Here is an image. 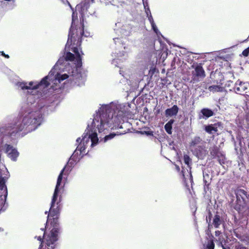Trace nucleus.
Returning a JSON list of instances; mask_svg holds the SVG:
<instances>
[{
  "instance_id": "nucleus-1",
  "label": "nucleus",
  "mask_w": 249,
  "mask_h": 249,
  "mask_svg": "<svg viewBox=\"0 0 249 249\" xmlns=\"http://www.w3.org/2000/svg\"><path fill=\"white\" fill-rule=\"evenodd\" d=\"M39 111H31L25 115L21 122L16 119L13 123L0 127L1 143L5 136L11 137L25 130L27 132L35 130L41 124V116Z\"/></svg>"
},
{
  "instance_id": "nucleus-2",
  "label": "nucleus",
  "mask_w": 249,
  "mask_h": 249,
  "mask_svg": "<svg viewBox=\"0 0 249 249\" xmlns=\"http://www.w3.org/2000/svg\"><path fill=\"white\" fill-rule=\"evenodd\" d=\"M75 12H73L72 15V22L71 28L69 30L68 38L67 42V45L69 46L71 51H73L75 48H79L81 45L82 36L85 37L90 36V33L84 31V15L83 13L80 18L81 26L77 28L75 26L74 21L77 19V13H76V18H75Z\"/></svg>"
},
{
  "instance_id": "nucleus-3",
  "label": "nucleus",
  "mask_w": 249,
  "mask_h": 249,
  "mask_svg": "<svg viewBox=\"0 0 249 249\" xmlns=\"http://www.w3.org/2000/svg\"><path fill=\"white\" fill-rule=\"evenodd\" d=\"M121 113H122V111H119L118 114L113 117V114L110 115L106 110L105 112L101 113L99 116L95 118L92 124L94 126H96L99 132H101L106 129L105 126L111 127L112 123L113 124L114 126L122 128V126L120 124L124 122V116Z\"/></svg>"
},
{
  "instance_id": "nucleus-4",
  "label": "nucleus",
  "mask_w": 249,
  "mask_h": 249,
  "mask_svg": "<svg viewBox=\"0 0 249 249\" xmlns=\"http://www.w3.org/2000/svg\"><path fill=\"white\" fill-rule=\"evenodd\" d=\"M68 168V165H66L60 173L56 182V185L54 189V193L52 199L51 207L49 210V213L48 215V219H53L52 223H57L58 221L59 215L62 206L60 203V200L57 202L55 204L58 197V194L59 191V187L60 186L63 178V174L65 170Z\"/></svg>"
},
{
  "instance_id": "nucleus-5",
  "label": "nucleus",
  "mask_w": 249,
  "mask_h": 249,
  "mask_svg": "<svg viewBox=\"0 0 249 249\" xmlns=\"http://www.w3.org/2000/svg\"><path fill=\"white\" fill-rule=\"evenodd\" d=\"M51 224L53 228L51 230L50 233L45 238V244L47 249H54L56 246L55 243L58 240V235L59 232V229L58 227V222L57 223H52L53 219L50 218Z\"/></svg>"
},
{
  "instance_id": "nucleus-6",
  "label": "nucleus",
  "mask_w": 249,
  "mask_h": 249,
  "mask_svg": "<svg viewBox=\"0 0 249 249\" xmlns=\"http://www.w3.org/2000/svg\"><path fill=\"white\" fill-rule=\"evenodd\" d=\"M2 171L4 172L5 171H2V170L0 169V190L3 191V195L0 196L1 201V205L4 204L8 195L7 188L5 185L8 178L2 177Z\"/></svg>"
},
{
  "instance_id": "nucleus-7",
  "label": "nucleus",
  "mask_w": 249,
  "mask_h": 249,
  "mask_svg": "<svg viewBox=\"0 0 249 249\" xmlns=\"http://www.w3.org/2000/svg\"><path fill=\"white\" fill-rule=\"evenodd\" d=\"M235 195L237 198V202L239 205V209H240L241 208H246L247 206L246 199L248 198L247 192L243 189H237L235 191Z\"/></svg>"
},
{
  "instance_id": "nucleus-8",
  "label": "nucleus",
  "mask_w": 249,
  "mask_h": 249,
  "mask_svg": "<svg viewBox=\"0 0 249 249\" xmlns=\"http://www.w3.org/2000/svg\"><path fill=\"white\" fill-rule=\"evenodd\" d=\"M5 152L7 153L8 157L12 160L16 161L19 155V153L17 150L14 148L13 147L8 144L4 145Z\"/></svg>"
},
{
  "instance_id": "nucleus-9",
  "label": "nucleus",
  "mask_w": 249,
  "mask_h": 249,
  "mask_svg": "<svg viewBox=\"0 0 249 249\" xmlns=\"http://www.w3.org/2000/svg\"><path fill=\"white\" fill-rule=\"evenodd\" d=\"M194 68L195 71L192 72L193 77L198 78H203L205 77V72L201 63L197 64Z\"/></svg>"
},
{
  "instance_id": "nucleus-10",
  "label": "nucleus",
  "mask_w": 249,
  "mask_h": 249,
  "mask_svg": "<svg viewBox=\"0 0 249 249\" xmlns=\"http://www.w3.org/2000/svg\"><path fill=\"white\" fill-rule=\"evenodd\" d=\"M247 89V84L241 81H237L234 87V90L235 92L240 94H242Z\"/></svg>"
},
{
  "instance_id": "nucleus-11",
  "label": "nucleus",
  "mask_w": 249,
  "mask_h": 249,
  "mask_svg": "<svg viewBox=\"0 0 249 249\" xmlns=\"http://www.w3.org/2000/svg\"><path fill=\"white\" fill-rule=\"evenodd\" d=\"M214 115L213 111L208 108H202L200 113L198 115L199 119H207L208 118L213 116Z\"/></svg>"
},
{
  "instance_id": "nucleus-12",
  "label": "nucleus",
  "mask_w": 249,
  "mask_h": 249,
  "mask_svg": "<svg viewBox=\"0 0 249 249\" xmlns=\"http://www.w3.org/2000/svg\"><path fill=\"white\" fill-rule=\"evenodd\" d=\"M221 125L220 122H218L214 124H211L206 125L204 128V130L206 132L211 134L213 133V132H216L218 131L217 126Z\"/></svg>"
},
{
  "instance_id": "nucleus-13",
  "label": "nucleus",
  "mask_w": 249,
  "mask_h": 249,
  "mask_svg": "<svg viewBox=\"0 0 249 249\" xmlns=\"http://www.w3.org/2000/svg\"><path fill=\"white\" fill-rule=\"evenodd\" d=\"M88 135V133L87 132L86 135H85L87 136V135ZM89 139L91 140V146H93L96 144L98 142V138L97 136V134L96 132H92L91 133H89L88 138L86 137V143H87V142H89Z\"/></svg>"
},
{
  "instance_id": "nucleus-14",
  "label": "nucleus",
  "mask_w": 249,
  "mask_h": 249,
  "mask_svg": "<svg viewBox=\"0 0 249 249\" xmlns=\"http://www.w3.org/2000/svg\"><path fill=\"white\" fill-rule=\"evenodd\" d=\"M225 222L222 217L217 213L213 219V225L215 228H218L220 225L224 224Z\"/></svg>"
},
{
  "instance_id": "nucleus-15",
  "label": "nucleus",
  "mask_w": 249,
  "mask_h": 249,
  "mask_svg": "<svg viewBox=\"0 0 249 249\" xmlns=\"http://www.w3.org/2000/svg\"><path fill=\"white\" fill-rule=\"evenodd\" d=\"M48 76H46L39 82H37L33 88V89H37L40 87L42 86L43 88H47L50 85V83L48 81Z\"/></svg>"
},
{
  "instance_id": "nucleus-16",
  "label": "nucleus",
  "mask_w": 249,
  "mask_h": 249,
  "mask_svg": "<svg viewBox=\"0 0 249 249\" xmlns=\"http://www.w3.org/2000/svg\"><path fill=\"white\" fill-rule=\"evenodd\" d=\"M178 110V107L177 105H174L172 107L166 109L165 111V115L167 117L177 115Z\"/></svg>"
},
{
  "instance_id": "nucleus-17",
  "label": "nucleus",
  "mask_w": 249,
  "mask_h": 249,
  "mask_svg": "<svg viewBox=\"0 0 249 249\" xmlns=\"http://www.w3.org/2000/svg\"><path fill=\"white\" fill-rule=\"evenodd\" d=\"M86 136L85 135L82 140H81L80 138H78L76 140V142H79V141H80V142L79 144L77 147V149L78 150H79L81 153H84L85 152V150L86 149V146L85 145V142H86Z\"/></svg>"
},
{
  "instance_id": "nucleus-18",
  "label": "nucleus",
  "mask_w": 249,
  "mask_h": 249,
  "mask_svg": "<svg viewBox=\"0 0 249 249\" xmlns=\"http://www.w3.org/2000/svg\"><path fill=\"white\" fill-rule=\"evenodd\" d=\"M76 55V67L80 68L82 66V57L79 52V50L78 48H75L73 51H72Z\"/></svg>"
},
{
  "instance_id": "nucleus-19",
  "label": "nucleus",
  "mask_w": 249,
  "mask_h": 249,
  "mask_svg": "<svg viewBox=\"0 0 249 249\" xmlns=\"http://www.w3.org/2000/svg\"><path fill=\"white\" fill-rule=\"evenodd\" d=\"M222 154L220 151L219 148L216 145L213 146L210 149V155L212 156L213 158H215L216 157H219V156Z\"/></svg>"
},
{
  "instance_id": "nucleus-20",
  "label": "nucleus",
  "mask_w": 249,
  "mask_h": 249,
  "mask_svg": "<svg viewBox=\"0 0 249 249\" xmlns=\"http://www.w3.org/2000/svg\"><path fill=\"white\" fill-rule=\"evenodd\" d=\"M202 142V139L199 136L195 137L189 143L190 148H194Z\"/></svg>"
},
{
  "instance_id": "nucleus-21",
  "label": "nucleus",
  "mask_w": 249,
  "mask_h": 249,
  "mask_svg": "<svg viewBox=\"0 0 249 249\" xmlns=\"http://www.w3.org/2000/svg\"><path fill=\"white\" fill-rule=\"evenodd\" d=\"M174 122V120L171 119L164 126L165 130L168 134H171L172 133V124Z\"/></svg>"
},
{
  "instance_id": "nucleus-22",
  "label": "nucleus",
  "mask_w": 249,
  "mask_h": 249,
  "mask_svg": "<svg viewBox=\"0 0 249 249\" xmlns=\"http://www.w3.org/2000/svg\"><path fill=\"white\" fill-rule=\"evenodd\" d=\"M208 89L210 91L213 92H222L223 90V88L219 85H213L209 86Z\"/></svg>"
},
{
  "instance_id": "nucleus-23",
  "label": "nucleus",
  "mask_w": 249,
  "mask_h": 249,
  "mask_svg": "<svg viewBox=\"0 0 249 249\" xmlns=\"http://www.w3.org/2000/svg\"><path fill=\"white\" fill-rule=\"evenodd\" d=\"M204 151V147L202 145H198L197 147L194 149V152L197 156L201 155Z\"/></svg>"
},
{
  "instance_id": "nucleus-24",
  "label": "nucleus",
  "mask_w": 249,
  "mask_h": 249,
  "mask_svg": "<svg viewBox=\"0 0 249 249\" xmlns=\"http://www.w3.org/2000/svg\"><path fill=\"white\" fill-rule=\"evenodd\" d=\"M203 181H204V189L205 192H207V191H209V190L210 189V184H211V181H209V180H207V179L205 178V176H204Z\"/></svg>"
},
{
  "instance_id": "nucleus-25",
  "label": "nucleus",
  "mask_w": 249,
  "mask_h": 249,
  "mask_svg": "<svg viewBox=\"0 0 249 249\" xmlns=\"http://www.w3.org/2000/svg\"><path fill=\"white\" fill-rule=\"evenodd\" d=\"M216 242L218 246H222L226 243V241L222 235L218 237V239L216 240Z\"/></svg>"
},
{
  "instance_id": "nucleus-26",
  "label": "nucleus",
  "mask_w": 249,
  "mask_h": 249,
  "mask_svg": "<svg viewBox=\"0 0 249 249\" xmlns=\"http://www.w3.org/2000/svg\"><path fill=\"white\" fill-rule=\"evenodd\" d=\"M183 160L184 163L189 167H190L192 163V159L190 158V157L188 155L185 154L183 156Z\"/></svg>"
},
{
  "instance_id": "nucleus-27",
  "label": "nucleus",
  "mask_w": 249,
  "mask_h": 249,
  "mask_svg": "<svg viewBox=\"0 0 249 249\" xmlns=\"http://www.w3.org/2000/svg\"><path fill=\"white\" fill-rule=\"evenodd\" d=\"M206 248L207 249H214V244L213 239H210L208 241L206 245Z\"/></svg>"
},
{
  "instance_id": "nucleus-28",
  "label": "nucleus",
  "mask_w": 249,
  "mask_h": 249,
  "mask_svg": "<svg viewBox=\"0 0 249 249\" xmlns=\"http://www.w3.org/2000/svg\"><path fill=\"white\" fill-rule=\"evenodd\" d=\"M69 77V75L67 74H63L62 75L57 74L56 78L59 81V82L67 79Z\"/></svg>"
},
{
  "instance_id": "nucleus-29",
  "label": "nucleus",
  "mask_w": 249,
  "mask_h": 249,
  "mask_svg": "<svg viewBox=\"0 0 249 249\" xmlns=\"http://www.w3.org/2000/svg\"><path fill=\"white\" fill-rule=\"evenodd\" d=\"M75 59L74 55L71 52H67L66 55V60L67 61H73Z\"/></svg>"
},
{
  "instance_id": "nucleus-30",
  "label": "nucleus",
  "mask_w": 249,
  "mask_h": 249,
  "mask_svg": "<svg viewBox=\"0 0 249 249\" xmlns=\"http://www.w3.org/2000/svg\"><path fill=\"white\" fill-rule=\"evenodd\" d=\"M18 87L21 88V89H30L31 88L30 86L27 85V83L25 82H20L18 84Z\"/></svg>"
},
{
  "instance_id": "nucleus-31",
  "label": "nucleus",
  "mask_w": 249,
  "mask_h": 249,
  "mask_svg": "<svg viewBox=\"0 0 249 249\" xmlns=\"http://www.w3.org/2000/svg\"><path fill=\"white\" fill-rule=\"evenodd\" d=\"M218 158V161L219 163L222 165L225 163V157L224 154L222 153Z\"/></svg>"
},
{
  "instance_id": "nucleus-32",
  "label": "nucleus",
  "mask_w": 249,
  "mask_h": 249,
  "mask_svg": "<svg viewBox=\"0 0 249 249\" xmlns=\"http://www.w3.org/2000/svg\"><path fill=\"white\" fill-rule=\"evenodd\" d=\"M148 10L149 11V12L150 13V15H148V13L147 11H146V12L147 16H148V20H149V22H150L151 24H153V25L154 23H155L154 21V19H153V17H152V16L151 14V13H150V11L149 8L148 9Z\"/></svg>"
},
{
  "instance_id": "nucleus-33",
  "label": "nucleus",
  "mask_w": 249,
  "mask_h": 249,
  "mask_svg": "<svg viewBox=\"0 0 249 249\" xmlns=\"http://www.w3.org/2000/svg\"><path fill=\"white\" fill-rule=\"evenodd\" d=\"M234 249H248L246 247L243 246L242 245L238 243L234 245Z\"/></svg>"
},
{
  "instance_id": "nucleus-34",
  "label": "nucleus",
  "mask_w": 249,
  "mask_h": 249,
  "mask_svg": "<svg viewBox=\"0 0 249 249\" xmlns=\"http://www.w3.org/2000/svg\"><path fill=\"white\" fill-rule=\"evenodd\" d=\"M115 135H116L115 134L111 133V134H110L109 135L106 136L104 138V141L106 142L108 140H110V139H112L113 138H114V137L115 136Z\"/></svg>"
},
{
  "instance_id": "nucleus-35",
  "label": "nucleus",
  "mask_w": 249,
  "mask_h": 249,
  "mask_svg": "<svg viewBox=\"0 0 249 249\" xmlns=\"http://www.w3.org/2000/svg\"><path fill=\"white\" fill-rule=\"evenodd\" d=\"M242 54L245 57H247V56H248L249 55V50L248 49V48L247 49H245L242 52Z\"/></svg>"
},
{
  "instance_id": "nucleus-36",
  "label": "nucleus",
  "mask_w": 249,
  "mask_h": 249,
  "mask_svg": "<svg viewBox=\"0 0 249 249\" xmlns=\"http://www.w3.org/2000/svg\"><path fill=\"white\" fill-rule=\"evenodd\" d=\"M151 26H152V29H153V31H154V32H155L157 34H158L159 31H158V28H157V26H156V25L155 23H154L153 25V24H151Z\"/></svg>"
},
{
  "instance_id": "nucleus-37",
  "label": "nucleus",
  "mask_w": 249,
  "mask_h": 249,
  "mask_svg": "<svg viewBox=\"0 0 249 249\" xmlns=\"http://www.w3.org/2000/svg\"><path fill=\"white\" fill-rule=\"evenodd\" d=\"M114 41L116 44L121 43L122 42L121 38L119 37H116L113 39Z\"/></svg>"
},
{
  "instance_id": "nucleus-38",
  "label": "nucleus",
  "mask_w": 249,
  "mask_h": 249,
  "mask_svg": "<svg viewBox=\"0 0 249 249\" xmlns=\"http://www.w3.org/2000/svg\"><path fill=\"white\" fill-rule=\"evenodd\" d=\"M222 249H234V245L232 246L231 248L229 246H226V244H224L223 246H221Z\"/></svg>"
},
{
  "instance_id": "nucleus-39",
  "label": "nucleus",
  "mask_w": 249,
  "mask_h": 249,
  "mask_svg": "<svg viewBox=\"0 0 249 249\" xmlns=\"http://www.w3.org/2000/svg\"><path fill=\"white\" fill-rule=\"evenodd\" d=\"M36 83H37V82H30L29 83V86H28L30 87V88H31L30 89H33V88Z\"/></svg>"
},
{
  "instance_id": "nucleus-40",
  "label": "nucleus",
  "mask_w": 249,
  "mask_h": 249,
  "mask_svg": "<svg viewBox=\"0 0 249 249\" xmlns=\"http://www.w3.org/2000/svg\"><path fill=\"white\" fill-rule=\"evenodd\" d=\"M215 235L216 236L219 237V236L222 235H221V232L219 231H215Z\"/></svg>"
},
{
  "instance_id": "nucleus-41",
  "label": "nucleus",
  "mask_w": 249,
  "mask_h": 249,
  "mask_svg": "<svg viewBox=\"0 0 249 249\" xmlns=\"http://www.w3.org/2000/svg\"><path fill=\"white\" fill-rule=\"evenodd\" d=\"M1 55L2 56H3L4 57H5V58H9V55L8 54H6L3 52H1Z\"/></svg>"
},
{
  "instance_id": "nucleus-42",
  "label": "nucleus",
  "mask_w": 249,
  "mask_h": 249,
  "mask_svg": "<svg viewBox=\"0 0 249 249\" xmlns=\"http://www.w3.org/2000/svg\"><path fill=\"white\" fill-rule=\"evenodd\" d=\"M181 175L183 179H185V175H184V171L183 170H181Z\"/></svg>"
},
{
  "instance_id": "nucleus-43",
  "label": "nucleus",
  "mask_w": 249,
  "mask_h": 249,
  "mask_svg": "<svg viewBox=\"0 0 249 249\" xmlns=\"http://www.w3.org/2000/svg\"><path fill=\"white\" fill-rule=\"evenodd\" d=\"M37 240L40 241H41V242H42L43 238L41 237V236H39L37 237Z\"/></svg>"
},
{
  "instance_id": "nucleus-44",
  "label": "nucleus",
  "mask_w": 249,
  "mask_h": 249,
  "mask_svg": "<svg viewBox=\"0 0 249 249\" xmlns=\"http://www.w3.org/2000/svg\"><path fill=\"white\" fill-rule=\"evenodd\" d=\"M212 216V213L210 212V213H209V218L210 219H211V218Z\"/></svg>"
},
{
  "instance_id": "nucleus-45",
  "label": "nucleus",
  "mask_w": 249,
  "mask_h": 249,
  "mask_svg": "<svg viewBox=\"0 0 249 249\" xmlns=\"http://www.w3.org/2000/svg\"><path fill=\"white\" fill-rule=\"evenodd\" d=\"M177 169H178V171H179L180 169H179V166H177Z\"/></svg>"
},
{
  "instance_id": "nucleus-46",
  "label": "nucleus",
  "mask_w": 249,
  "mask_h": 249,
  "mask_svg": "<svg viewBox=\"0 0 249 249\" xmlns=\"http://www.w3.org/2000/svg\"><path fill=\"white\" fill-rule=\"evenodd\" d=\"M206 176L209 178V175H208V174H206Z\"/></svg>"
},
{
  "instance_id": "nucleus-47",
  "label": "nucleus",
  "mask_w": 249,
  "mask_h": 249,
  "mask_svg": "<svg viewBox=\"0 0 249 249\" xmlns=\"http://www.w3.org/2000/svg\"><path fill=\"white\" fill-rule=\"evenodd\" d=\"M92 2H93L94 1V0H91Z\"/></svg>"
},
{
  "instance_id": "nucleus-48",
  "label": "nucleus",
  "mask_w": 249,
  "mask_h": 249,
  "mask_svg": "<svg viewBox=\"0 0 249 249\" xmlns=\"http://www.w3.org/2000/svg\"><path fill=\"white\" fill-rule=\"evenodd\" d=\"M248 49H249V47H248Z\"/></svg>"
}]
</instances>
